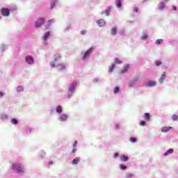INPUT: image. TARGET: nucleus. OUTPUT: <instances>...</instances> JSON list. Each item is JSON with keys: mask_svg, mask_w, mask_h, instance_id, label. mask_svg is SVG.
<instances>
[{"mask_svg": "<svg viewBox=\"0 0 178 178\" xmlns=\"http://www.w3.org/2000/svg\"><path fill=\"white\" fill-rule=\"evenodd\" d=\"M13 170L17 173H24V167L20 163L13 164Z\"/></svg>", "mask_w": 178, "mask_h": 178, "instance_id": "obj_1", "label": "nucleus"}, {"mask_svg": "<svg viewBox=\"0 0 178 178\" xmlns=\"http://www.w3.org/2000/svg\"><path fill=\"white\" fill-rule=\"evenodd\" d=\"M51 67H57L58 72H62V70H65L66 69V67L65 66V64L63 63H60L57 65H55L54 63H50Z\"/></svg>", "mask_w": 178, "mask_h": 178, "instance_id": "obj_2", "label": "nucleus"}, {"mask_svg": "<svg viewBox=\"0 0 178 178\" xmlns=\"http://www.w3.org/2000/svg\"><path fill=\"white\" fill-rule=\"evenodd\" d=\"M45 22V19L44 18H39L35 22V27H41L42 24H44Z\"/></svg>", "mask_w": 178, "mask_h": 178, "instance_id": "obj_3", "label": "nucleus"}, {"mask_svg": "<svg viewBox=\"0 0 178 178\" xmlns=\"http://www.w3.org/2000/svg\"><path fill=\"white\" fill-rule=\"evenodd\" d=\"M1 13L3 16L8 17L10 15V10L8 8H3L1 9Z\"/></svg>", "mask_w": 178, "mask_h": 178, "instance_id": "obj_4", "label": "nucleus"}, {"mask_svg": "<svg viewBox=\"0 0 178 178\" xmlns=\"http://www.w3.org/2000/svg\"><path fill=\"white\" fill-rule=\"evenodd\" d=\"M26 60L29 65H33L34 63V59H33V57L31 56H27L26 57Z\"/></svg>", "mask_w": 178, "mask_h": 178, "instance_id": "obj_5", "label": "nucleus"}, {"mask_svg": "<svg viewBox=\"0 0 178 178\" xmlns=\"http://www.w3.org/2000/svg\"><path fill=\"white\" fill-rule=\"evenodd\" d=\"M49 37H51V32H47L44 34L42 39L45 42H47V40H48Z\"/></svg>", "mask_w": 178, "mask_h": 178, "instance_id": "obj_6", "label": "nucleus"}, {"mask_svg": "<svg viewBox=\"0 0 178 178\" xmlns=\"http://www.w3.org/2000/svg\"><path fill=\"white\" fill-rule=\"evenodd\" d=\"M98 26L99 27H104V26H105V24H106V23L105 22V21L102 19H99L97 22Z\"/></svg>", "mask_w": 178, "mask_h": 178, "instance_id": "obj_7", "label": "nucleus"}, {"mask_svg": "<svg viewBox=\"0 0 178 178\" xmlns=\"http://www.w3.org/2000/svg\"><path fill=\"white\" fill-rule=\"evenodd\" d=\"M62 59V54H56L54 55V62H58V60H60Z\"/></svg>", "mask_w": 178, "mask_h": 178, "instance_id": "obj_8", "label": "nucleus"}, {"mask_svg": "<svg viewBox=\"0 0 178 178\" xmlns=\"http://www.w3.org/2000/svg\"><path fill=\"white\" fill-rule=\"evenodd\" d=\"M76 86H77V83H72L69 87V91H70V92H73V90H74Z\"/></svg>", "mask_w": 178, "mask_h": 178, "instance_id": "obj_9", "label": "nucleus"}, {"mask_svg": "<svg viewBox=\"0 0 178 178\" xmlns=\"http://www.w3.org/2000/svg\"><path fill=\"white\" fill-rule=\"evenodd\" d=\"M111 7H108L106 10L102 13V15H105V16H109V13H111Z\"/></svg>", "mask_w": 178, "mask_h": 178, "instance_id": "obj_10", "label": "nucleus"}, {"mask_svg": "<svg viewBox=\"0 0 178 178\" xmlns=\"http://www.w3.org/2000/svg\"><path fill=\"white\" fill-rule=\"evenodd\" d=\"M165 77H166V72H163V74L159 79L160 84H162V83H163V80H165Z\"/></svg>", "mask_w": 178, "mask_h": 178, "instance_id": "obj_11", "label": "nucleus"}, {"mask_svg": "<svg viewBox=\"0 0 178 178\" xmlns=\"http://www.w3.org/2000/svg\"><path fill=\"white\" fill-rule=\"evenodd\" d=\"M60 120L66 122V120H67V115L66 114H62L60 117Z\"/></svg>", "mask_w": 178, "mask_h": 178, "instance_id": "obj_12", "label": "nucleus"}, {"mask_svg": "<svg viewBox=\"0 0 178 178\" xmlns=\"http://www.w3.org/2000/svg\"><path fill=\"white\" fill-rule=\"evenodd\" d=\"M92 48L89 49L88 51H86L83 54V59H86L88 56H89L90 53L91 52Z\"/></svg>", "mask_w": 178, "mask_h": 178, "instance_id": "obj_13", "label": "nucleus"}, {"mask_svg": "<svg viewBox=\"0 0 178 178\" xmlns=\"http://www.w3.org/2000/svg\"><path fill=\"white\" fill-rule=\"evenodd\" d=\"M129 65L126 64L123 69L121 70V73H126L127 72V70H129Z\"/></svg>", "mask_w": 178, "mask_h": 178, "instance_id": "obj_14", "label": "nucleus"}, {"mask_svg": "<svg viewBox=\"0 0 178 178\" xmlns=\"http://www.w3.org/2000/svg\"><path fill=\"white\" fill-rule=\"evenodd\" d=\"M79 162H80V158L76 157L73 159L72 163V165H77V163H79Z\"/></svg>", "mask_w": 178, "mask_h": 178, "instance_id": "obj_15", "label": "nucleus"}, {"mask_svg": "<svg viewBox=\"0 0 178 178\" xmlns=\"http://www.w3.org/2000/svg\"><path fill=\"white\" fill-rule=\"evenodd\" d=\"M116 33H118V29L116 26L113 27L111 29V35H116Z\"/></svg>", "mask_w": 178, "mask_h": 178, "instance_id": "obj_16", "label": "nucleus"}, {"mask_svg": "<svg viewBox=\"0 0 178 178\" xmlns=\"http://www.w3.org/2000/svg\"><path fill=\"white\" fill-rule=\"evenodd\" d=\"M144 116H145V120L146 122H148V120H149V119H151V115L148 113H145Z\"/></svg>", "mask_w": 178, "mask_h": 178, "instance_id": "obj_17", "label": "nucleus"}, {"mask_svg": "<svg viewBox=\"0 0 178 178\" xmlns=\"http://www.w3.org/2000/svg\"><path fill=\"white\" fill-rule=\"evenodd\" d=\"M170 129H172V127H163L161 129V131L163 133H166V132L169 131Z\"/></svg>", "mask_w": 178, "mask_h": 178, "instance_id": "obj_18", "label": "nucleus"}, {"mask_svg": "<svg viewBox=\"0 0 178 178\" xmlns=\"http://www.w3.org/2000/svg\"><path fill=\"white\" fill-rule=\"evenodd\" d=\"M122 0H115V5L117 8H122Z\"/></svg>", "mask_w": 178, "mask_h": 178, "instance_id": "obj_19", "label": "nucleus"}, {"mask_svg": "<svg viewBox=\"0 0 178 178\" xmlns=\"http://www.w3.org/2000/svg\"><path fill=\"white\" fill-rule=\"evenodd\" d=\"M120 161H122V162H126L129 161V157H127V156L122 155L120 156Z\"/></svg>", "mask_w": 178, "mask_h": 178, "instance_id": "obj_20", "label": "nucleus"}, {"mask_svg": "<svg viewBox=\"0 0 178 178\" xmlns=\"http://www.w3.org/2000/svg\"><path fill=\"white\" fill-rule=\"evenodd\" d=\"M113 69H115V64H111L108 68L109 73H112L113 72Z\"/></svg>", "mask_w": 178, "mask_h": 178, "instance_id": "obj_21", "label": "nucleus"}, {"mask_svg": "<svg viewBox=\"0 0 178 178\" xmlns=\"http://www.w3.org/2000/svg\"><path fill=\"white\" fill-rule=\"evenodd\" d=\"M169 154H173V149H169L165 154V156H168Z\"/></svg>", "mask_w": 178, "mask_h": 178, "instance_id": "obj_22", "label": "nucleus"}, {"mask_svg": "<svg viewBox=\"0 0 178 178\" xmlns=\"http://www.w3.org/2000/svg\"><path fill=\"white\" fill-rule=\"evenodd\" d=\"M165 8V3H163V2H161L159 5V9H160V10H162V9Z\"/></svg>", "mask_w": 178, "mask_h": 178, "instance_id": "obj_23", "label": "nucleus"}, {"mask_svg": "<svg viewBox=\"0 0 178 178\" xmlns=\"http://www.w3.org/2000/svg\"><path fill=\"white\" fill-rule=\"evenodd\" d=\"M155 84H156V83H155V81H150L148 82L149 87H154V86H155Z\"/></svg>", "mask_w": 178, "mask_h": 178, "instance_id": "obj_24", "label": "nucleus"}, {"mask_svg": "<svg viewBox=\"0 0 178 178\" xmlns=\"http://www.w3.org/2000/svg\"><path fill=\"white\" fill-rule=\"evenodd\" d=\"M56 111L57 113H62V106H57Z\"/></svg>", "mask_w": 178, "mask_h": 178, "instance_id": "obj_25", "label": "nucleus"}, {"mask_svg": "<svg viewBox=\"0 0 178 178\" xmlns=\"http://www.w3.org/2000/svg\"><path fill=\"white\" fill-rule=\"evenodd\" d=\"M114 63H115L117 65H120L122 64V60H119V58H115Z\"/></svg>", "mask_w": 178, "mask_h": 178, "instance_id": "obj_26", "label": "nucleus"}, {"mask_svg": "<svg viewBox=\"0 0 178 178\" xmlns=\"http://www.w3.org/2000/svg\"><path fill=\"white\" fill-rule=\"evenodd\" d=\"M120 168L122 170H126L127 169V167H126L125 165H124L123 164H120Z\"/></svg>", "mask_w": 178, "mask_h": 178, "instance_id": "obj_27", "label": "nucleus"}, {"mask_svg": "<svg viewBox=\"0 0 178 178\" xmlns=\"http://www.w3.org/2000/svg\"><path fill=\"white\" fill-rule=\"evenodd\" d=\"M162 42H163V40H162V39H159V40H157L156 41V44L157 45H159V44H162Z\"/></svg>", "mask_w": 178, "mask_h": 178, "instance_id": "obj_28", "label": "nucleus"}, {"mask_svg": "<svg viewBox=\"0 0 178 178\" xmlns=\"http://www.w3.org/2000/svg\"><path fill=\"white\" fill-rule=\"evenodd\" d=\"M17 92H22L23 91V86H19L17 88Z\"/></svg>", "mask_w": 178, "mask_h": 178, "instance_id": "obj_29", "label": "nucleus"}, {"mask_svg": "<svg viewBox=\"0 0 178 178\" xmlns=\"http://www.w3.org/2000/svg\"><path fill=\"white\" fill-rule=\"evenodd\" d=\"M119 90H120L119 87L114 88L113 89L114 94H118V92H119Z\"/></svg>", "mask_w": 178, "mask_h": 178, "instance_id": "obj_30", "label": "nucleus"}, {"mask_svg": "<svg viewBox=\"0 0 178 178\" xmlns=\"http://www.w3.org/2000/svg\"><path fill=\"white\" fill-rule=\"evenodd\" d=\"M11 123H13V124H17L18 121H17V120L13 118L11 120Z\"/></svg>", "mask_w": 178, "mask_h": 178, "instance_id": "obj_31", "label": "nucleus"}, {"mask_svg": "<svg viewBox=\"0 0 178 178\" xmlns=\"http://www.w3.org/2000/svg\"><path fill=\"white\" fill-rule=\"evenodd\" d=\"M1 119L3 120H4V119H8V115L3 114L1 115Z\"/></svg>", "mask_w": 178, "mask_h": 178, "instance_id": "obj_32", "label": "nucleus"}, {"mask_svg": "<svg viewBox=\"0 0 178 178\" xmlns=\"http://www.w3.org/2000/svg\"><path fill=\"white\" fill-rule=\"evenodd\" d=\"M51 23H54V19H50L48 21V26L46 27V29H49V25L51 24Z\"/></svg>", "mask_w": 178, "mask_h": 178, "instance_id": "obj_33", "label": "nucleus"}, {"mask_svg": "<svg viewBox=\"0 0 178 178\" xmlns=\"http://www.w3.org/2000/svg\"><path fill=\"white\" fill-rule=\"evenodd\" d=\"M147 38H148V35H147V34H144V35L141 37V40H147Z\"/></svg>", "mask_w": 178, "mask_h": 178, "instance_id": "obj_34", "label": "nucleus"}, {"mask_svg": "<svg viewBox=\"0 0 178 178\" xmlns=\"http://www.w3.org/2000/svg\"><path fill=\"white\" fill-rule=\"evenodd\" d=\"M140 126H145V120H141L140 122Z\"/></svg>", "mask_w": 178, "mask_h": 178, "instance_id": "obj_35", "label": "nucleus"}, {"mask_svg": "<svg viewBox=\"0 0 178 178\" xmlns=\"http://www.w3.org/2000/svg\"><path fill=\"white\" fill-rule=\"evenodd\" d=\"M130 141L131 143H136V141H137V139L136 138H130Z\"/></svg>", "mask_w": 178, "mask_h": 178, "instance_id": "obj_36", "label": "nucleus"}, {"mask_svg": "<svg viewBox=\"0 0 178 178\" xmlns=\"http://www.w3.org/2000/svg\"><path fill=\"white\" fill-rule=\"evenodd\" d=\"M172 119H173L174 120H177L178 116L176 115H172Z\"/></svg>", "mask_w": 178, "mask_h": 178, "instance_id": "obj_37", "label": "nucleus"}, {"mask_svg": "<svg viewBox=\"0 0 178 178\" xmlns=\"http://www.w3.org/2000/svg\"><path fill=\"white\" fill-rule=\"evenodd\" d=\"M127 177H133V174H131V173L127 174Z\"/></svg>", "mask_w": 178, "mask_h": 178, "instance_id": "obj_38", "label": "nucleus"}, {"mask_svg": "<svg viewBox=\"0 0 178 178\" xmlns=\"http://www.w3.org/2000/svg\"><path fill=\"white\" fill-rule=\"evenodd\" d=\"M134 12H136V13L138 12V8L137 7H135L134 8Z\"/></svg>", "mask_w": 178, "mask_h": 178, "instance_id": "obj_39", "label": "nucleus"}, {"mask_svg": "<svg viewBox=\"0 0 178 178\" xmlns=\"http://www.w3.org/2000/svg\"><path fill=\"white\" fill-rule=\"evenodd\" d=\"M86 33H87L86 31H81V34L82 35H84V34H86Z\"/></svg>", "mask_w": 178, "mask_h": 178, "instance_id": "obj_40", "label": "nucleus"}, {"mask_svg": "<svg viewBox=\"0 0 178 178\" xmlns=\"http://www.w3.org/2000/svg\"><path fill=\"white\" fill-rule=\"evenodd\" d=\"M155 64H156L157 66H159V65H161V62H160V61H156V62H155Z\"/></svg>", "mask_w": 178, "mask_h": 178, "instance_id": "obj_41", "label": "nucleus"}, {"mask_svg": "<svg viewBox=\"0 0 178 178\" xmlns=\"http://www.w3.org/2000/svg\"><path fill=\"white\" fill-rule=\"evenodd\" d=\"M76 151H77V149H76V147H74L72 149V153L73 154L76 153Z\"/></svg>", "mask_w": 178, "mask_h": 178, "instance_id": "obj_42", "label": "nucleus"}, {"mask_svg": "<svg viewBox=\"0 0 178 178\" xmlns=\"http://www.w3.org/2000/svg\"><path fill=\"white\" fill-rule=\"evenodd\" d=\"M118 156H119V154L118 153H115L114 154V158H118Z\"/></svg>", "mask_w": 178, "mask_h": 178, "instance_id": "obj_43", "label": "nucleus"}, {"mask_svg": "<svg viewBox=\"0 0 178 178\" xmlns=\"http://www.w3.org/2000/svg\"><path fill=\"white\" fill-rule=\"evenodd\" d=\"M54 6H55V3L51 5V9H54Z\"/></svg>", "mask_w": 178, "mask_h": 178, "instance_id": "obj_44", "label": "nucleus"}, {"mask_svg": "<svg viewBox=\"0 0 178 178\" xmlns=\"http://www.w3.org/2000/svg\"><path fill=\"white\" fill-rule=\"evenodd\" d=\"M3 97V92H0V97Z\"/></svg>", "mask_w": 178, "mask_h": 178, "instance_id": "obj_45", "label": "nucleus"}, {"mask_svg": "<svg viewBox=\"0 0 178 178\" xmlns=\"http://www.w3.org/2000/svg\"><path fill=\"white\" fill-rule=\"evenodd\" d=\"M76 145H77V141H75L74 143V147H76Z\"/></svg>", "mask_w": 178, "mask_h": 178, "instance_id": "obj_46", "label": "nucleus"}, {"mask_svg": "<svg viewBox=\"0 0 178 178\" xmlns=\"http://www.w3.org/2000/svg\"><path fill=\"white\" fill-rule=\"evenodd\" d=\"M172 9H173V10H177L176 6H172Z\"/></svg>", "mask_w": 178, "mask_h": 178, "instance_id": "obj_47", "label": "nucleus"}, {"mask_svg": "<svg viewBox=\"0 0 178 178\" xmlns=\"http://www.w3.org/2000/svg\"><path fill=\"white\" fill-rule=\"evenodd\" d=\"M129 87H131L133 86L131 83H129Z\"/></svg>", "mask_w": 178, "mask_h": 178, "instance_id": "obj_48", "label": "nucleus"}]
</instances>
